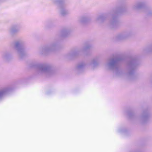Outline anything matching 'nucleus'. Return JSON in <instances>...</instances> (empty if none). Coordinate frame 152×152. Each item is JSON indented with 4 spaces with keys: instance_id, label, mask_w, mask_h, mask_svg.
<instances>
[{
    "instance_id": "1",
    "label": "nucleus",
    "mask_w": 152,
    "mask_h": 152,
    "mask_svg": "<svg viewBox=\"0 0 152 152\" xmlns=\"http://www.w3.org/2000/svg\"><path fill=\"white\" fill-rule=\"evenodd\" d=\"M18 44L17 43V44H16V46H18Z\"/></svg>"
}]
</instances>
